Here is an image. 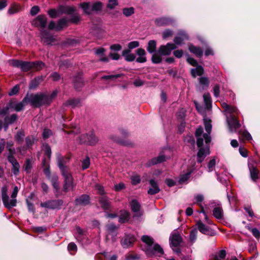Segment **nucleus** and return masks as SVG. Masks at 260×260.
I'll list each match as a JSON object with an SVG mask.
<instances>
[{
	"mask_svg": "<svg viewBox=\"0 0 260 260\" xmlns=\"http://www.w3.org/2000/svg\"><path fill=\"white\" fill-rule=\"evenodd\" d=\"M80 6L82 8L85 13L90 14L92 12V7L89 3H83L80 4Z\"/></svg>",
	"mask_w": 260,
	"mask_h": 260,
	"instance_id": "nucleus-34",
	"label": "nucleus"
},
{
	"mask_svg": "<svg viewBox=\"0 0 260 260\" xmlns=\"http://www.w3.org/2000/svg\"><path fill=\"white\" fill-rule=\"evenodd\" d=\"M117 5V0H109L107 8L112 9Z\"/></svg>",
	"mask_w": 260,
	"mask_h": 260,
	"instance_id": "nucleus-57",
	"label": "nucleus"
},
{
	"mask_svg": "<svg viewBox=\"0 0 260 260\" xmlns=\"http://www.w3.org/2000/svg\"><path fill=\"white\" fill-rule=\"evenodd\" d=\"M226 121L231 132H235L241 126L239 121L233 114L226 115Z\"/></svg>",
	"mask_w": 260,
	"mask_h": 260,
	"instance_id": "nucleus-7",
	"label": "nucleus"
},
{
	"mask_svg": "<svg viewBox=\"0 0 260 260\" xmlns=\"http://www.w3.org/2000/svg\"><path fill=\"white\" fill-rule=\"evenodd\" d=\"M204 122L206 133L202 135L203 129L202 127L198 128L195 133L199 148L197 154V161L199 162H202L206 156L210 154L209 144L211 142L210 133L212 130V125L210 119L205 118Z\"/></svg>",
	"mask_w": 260,
	"mask_h": 260,
	"instance_id": "nucleus-1",
	"label": "nucleus"
},
{
	"mask_svg": "<svg viewBox=\"0 0 260 260\" xmlns=\"http://www.w3.org/2000/svg\"><path fill=\"white\" fill-rule=\"evenodd\" d=\"M59 10L61 13L71 14L75 12L76 8L73 6H61Z\"/></svg>",
	"mask_w": 260,
	"mask_h": 260,
	"instance_id": "nucleus-29",
	"label": "nucleus"
},
{
	"mask_svg": "<svg viewBox=\"0 0 260 260\" xmlns=\"http://www.w3.org/2000/svg\"><path fill=\"white\" fill-rule=\"evenodd\" d=\"M142 240L147 245V248H149V246H152L153 243V239L148 236H142Z\"/></svg>",
	"mask_w": 260,
	"mask_h": 260,
	"instance_id": "nucleus-43",
	"label": "nucleus"
},
{
	"mask_svg": "<svg viewBox=\"0 0 260 260\" xmlns=\"http://www.w3.org/2000/svg\"><path fill=\"white\" fill-rule=\"evenodd\" d=\"M9 64L11 66L20 68L22 71H28L32 69V62L22 61L18 60H11Z\"/></svg>",
	"mask_w": 260,
	"mask_h": 260,
	"instance_id": "nucleus-6",
	"label": "nucleus"
},
{
	"mask_svg": "<svg viewBox=\"0 0 260 260\" xmlns=\"http://www.w3.org/2000/svg\"><path fill=\"white\" fill-rule=\"evenodd\" d=\"M37 139H35V138L34 136H29L26 137L25 138V143L26 146H22L20 147L19 148V151L20 152L24 154L25 153V151L29 148L35 143V141H36Z\"/></svg>",
	"mask_w": 260,
	"mask_h": 260,
	"instance_id": "nucleus-14",
	"label": "nucleus"
},
{
	"mask_svg": "<svg viewBox=\"0 0 260 260\" xmlns=\"http://www.w3.org/2000/svg\"><path fill=\"white\" fill-rule=\"evenodd\" d=\"M14 154H9L8 159L12 166L18 163L16 158L13 156Z\"/></svg>",
	"mask_w": 260,
	"mask_h": 260,
	"instance_id": "nucleus-58",
	"label": "nucleus"
},
{
	"mask_svg": "<svg viewBox=\"0 0 260 260\" xmlns=\"http://www.w3.org/2000/svg\"><path fill=\"white\" fill-rule=\"evenodd\" d=\"M2 199L5 207L8 209L15 207L17 204V200L16 198L17 196L18 192V188L17 186H15L13 192L11 194L12 199L9 200V196L8 195V187L6 185L4 186L2 188Z\"/></svg>",
	"mask_w": 260,
	"mask_h": 260,
	"instance_id": "nucleus-3",
	"label": "nucleus"
},
{
	"mask_svg": "<svg viewBox=\"0 0 260 260\" xmlns=\"http://www.w3.org/2000/svg\"><path fill=\"white\" fill-rule=\"evenodd\" d=\"M106 49L100 47L95 49V54L99 57V60L101 62H108L109 58L105 55Z\"/></svg>",
	"mask_w": 260,
	"mask_h": 260,
	"instance_id": "nucleus-15",
	"label": "nucleus"
},
{
	"mask_svg": "<svg viewBox=\"0 0 260 260\" xmlns=\"http://www.w3.org/2000/svg\"><path fill=\"white\" fill-rule=\"evenodd\" d=\"M151 60L153 63H160L162 61V57L161 56V54H159L158 52H155L154 53H152Z\"/></svg>",
	"mask_w": 260,
	"mask_h": 260,
	"instance_id": "nucleus-39",
	"label": "nucleus"
},
{
	"mask_svg": "<svg viewBox=\"0 0 260 260\" xmlns=\"http://www.w3.org/2000/svg\"><path fill=\"white\" fill-rule=\"evenodd\" d=\"M83 85V80L81 76L77 77L74 80V86L77 89H79Z\"/></svg>",
	"mask_w": 260,
	"mask_h": 260,
	"instance_id": "nucleus-42",
	"label": "nucleus"
},
{
	"mask_svg": "<svg viewBox=\"0 0 260 260\" xmlns=\"http://www.w3.org/2000/svg\"><path fill=\"white\" fill-rule=\"evenodd\" d=\"M156 42L155 40H150L148 43V46L147 47V51L152 54L156 52Z\"/></svg>",
	"mask_w": 260,
	"mask_h": 260,
	"instance_id": "nucleus-28",
	"label": "nucleus"
},
{
	"mask_svg": "<svg viewBox=\"0 0 260 260\" xmlns=\"http://www.w3.org/2000/svg\"><path fill=\"white\" fill-rule=\"evenodd\" d=\"M155 22L157 26L169 25L173 22L172 19L167 17H161L155 20Z\"/></svg>",
	"mask_w": 260,
	"mask_h": 260,
	"instance_id": "nucleus-22",
	"label": "nucleus"
},
{
	"mask_svg": "<svg viewBox=\"0 0 260 260\" xmlns=\"http://www.w3.org/2000/svg\"><path fill=\"white\" fill-rule=\"evenodd\" d=\"M203 73L204 69L201 66H197L196 68L191 70V74L193 77H196L197 76H201Z\"/></svg>",
	"mask_w": 260,
	"mask_h": 260,
	"instance_id": "nucleus-31",
	"label": "nucleus"
},
{
	"mask_svg": "<svg viewBox=\"0 0 260 260\" xmlns=\"http://www.w3.org/2000/svg\"><path fill=\"white\" fill-rule=\"evenodd\" d=\"M32 162L31 159H27L26 160L23 168L27 173H29L30 172L32 168Z\"/></svg>",
	"mask_w": 260,
	"mask_h": 260,
	"instance_id": "nucleus-45",
	"label": "nucleus"
},
{
	"mask_svg": "<svg viewBox=\"0 0 260 260\" xmlns=\"http://www.w3.org/2000/svg\"><path fill=\"white\" fill-rule=\"evenodd\" d=\"M199 82L201 85L204 87H207L209 85L208 79L206 77H201L199 78Z\"/></svg>",
	"mask_w": 260,
	"mask_h": 260,
	"instance_id": "nucleus-54",
	"label": "nucleus"
},
{
	"mask_svg": "<svg viewBox=\"0 0 260 260\" xmlns=\"http://www.w3.org/2000/svg\"><path fill=\"white\" fill-rule=\"evenodd\" d=\"M191 172L192 170L189 169L187 173L181 175L179 178V182L183 183L186 181L189 178Z\"/></svg>",
	"mask_w": 260,
	"mask_h": 260,
	"instance_id": "nucleus-40",
	"label": "nucleus"
},
{
	"mask_svg": "<svg viewBox=\"0 0 260 260\" xmlns=\"http://www.w3.org/2000/svg\"><path fill=\"white\" fill-rule=\"evenodd\" d=\"M68 250L70 252L74 251L75 252L77 250V245L73 242H71L69 244L68 246Z\"/></svg>",
	"mask_w": 260,
	"mask_h": 260,
	"instance_id": "nucleus-63",
	"label": "nucleus"
},
{
	"mask_svg": "<svg viewBox=\"0 0 260 260\" xmlns=\"http://www.w3.org/2000/svg\"><path fill=\"white\" fill-rule=\"evenodd\" d=\"M198 231L197 229H193L191 230L190 232L189 235V240L191 242H194L196 239L197 236Z\"/></svg>",
	"mask_w": 260,
	"mask_h": 260,
	"instance_id": "nucleus-49",
	"label": "nucleus"
},
{
	"mask_svg": "<svg viewBox=\"0 0 260 260\" xmlns=\"http://www.w3.org/2000/svg\"><path fill=\"white\" fill-rule=\"evenodd\" d=\"M68 22L66 18H63L59 20L58 24L56 26V30L57 31L60 30L64 26H65Z\"/></svg>",
	"mask_w": 260,
	"mask_h": 260,
	"instance_id": "nucleus-41",
	"label": "nucleus"
},
{
	"mask_svg": "<svg viewBox=\"0 0 260 260\" xmlns=\"http://www.w3.org/2000/svg\"><path fill=\"white\" fill-rule=\"evenodd\" d=\"M21 10V7L19 5L14 4L12 5L8 9V13L10 14H14L18 13Z\"/></svg>",
	"mask_w": 260,
	"mask_h": 260,
	"instance_id": "nucleus-33",
	"label": "nucleus"
},
{
	"mask_svg": "<svg viewBox=\"0 0 260 260\" xmlns=\"http://www.w3.org/2000/svg\"><path fill=\"white\" fill-rule=\"evenodd\" d=\"M149 184L150 187L147 191L149 194H155L159 192V187L157 183L155 180L153 179L150 180L149 181Z\"/></svg>",
	"mask_w": 260,
	"mask_h": 260,
	"instance_id": "nucleus-18",
	"label": "nucleus"
},
{
	"mask_svg": "<svg viewBox=\"0 0 260 260\" xmlns=\"http://www.w3.org/2000/svg\"><path fill=\"white\" fill-rule=\"evenodd\" d=\"M171 241V246L173 251L176 253L180 252V250L178 246L180 245L182 239L181 236L176 233L172 234L171 237L170 238Z\"/></svg>",
	"mask_w": 260,
	"mask_h": 260,
	"instance_id": "nucleus-10",
	"label": "nucleus"
},
{
	"mask_svg": "<svg viewBox=\"0 0 260 260\" xmlns=\"http://www.w3.org/2000/svg\"><path fill=\"white\" fill-rule=\"evenodd\" d=\"M79 138L80 143H85L90 145H94L99 141L98 138L92 131H90L86 134H82Z\"/></svg>",
	"mask_w": 260,
	"mask_h": 260,
	"instance_id": "nucleus-5",
	"label": "nucleus"
},
{
	"mask_svg": "<svg viewBox=\"0 0 260 260\" xmlns=\"http://www.w3.org/2000/svg\"><path fill=\"white\" fill-rule=\"evenodd\" d=\"M213 213L214 217L217 219H221L223 217L222 210L219 207L214 208Z\"/></svg>",
	"mask_w": 260,
	"mask_h": 260,
	"instance_id": "nucleus-37",
	"label": "nucleus"
},
{
	"mask_svg": "<svg viewBox=\"0 0 260 260\" xmlns=\"http://www.w3.org/2000/svg\"><path fill=\"white\" fill-rule=\"evenodd\" d=\"M129 217V213L126 211H123L119 218V221L120 223H124L128 221Z\"/></svg>",
	"mask_w": 260,
	"mask_h": 260,
	"instance_id": "nucleus-36",
	"label": "nucleus"
},
{
	"mask_svg": "<svg viewBox=\"0 0 260 260\" xmlns=\"http://www.w3.org/2000/svg\"><path fill=\"white\" fill-rule=\"evenodd\" d=\"M43 149L44 150L45 154L50 158L51 154V150L50 147L48 144H44Z\"/></svg>",
	"mask_w": 260,
	"mask_h": 260,
	"instance_id": "nucleus-53",
	"label": "nucleus"
},
{
	"mask_svg": "<svg viewBox=\"0 0 260 260\" xmlns=\"http://www.w3.org/2000/svg\"><path fill=\"white\" fill-rule=\"evenodd\" d=\"M123 76V74H118L115 75H107V76H103L102 77V79L104 80H114L115 79L121 77Z\"/></svg>",
	"mask_w": 260,
	"mask_h": 260,
	"instance_id": "nucleus-47",
	"label": "nucleus"
},
{
	"mask_svg": "<svg viewBox=\"0 0 260 260\" xmlns=\"http://www.w3.org/2000/svg\"><path fill=\"white\" fill-rule=\"evenodd\" d=\"M195 203L201 205L200 204L204 200V196L202 194H197L194 197Z\"/></svg>",
	"mask_w": 260,
	"mask_h": 260,
	"instance_id": "nucleus-60",
	"label": "nucleus"
},
{
	"mask_svg": "<svg viewBox=\"0 0 260 260\" xmlns=\"http://www.w3.org/2000/svg\"><path fill=\"white\" fill-rule=\"evenodd\" d=\"M139 45H140L139 42L138 41H132L128 44V45H127L128 49H129V50L131 51L132 49H133L134 48H136L139 47Z\"/></svg>",
	"mask_w": 260,
	"mask_h": 260,
	"instance_id": "nucleus-51",
	"label": "nucleus"
},
{
	"mask_svg": "<svg viewBox=\"0 0 260 260\" xmlns=\"http://www.w3.org/2000/svg\"><path fill=\"white\" fill-rule=\"evenodd\" d=\"M16 114H12L10 117H7L5 118V122L6 125L5 126V130L6 131L8 128V124L13 123L17 119Z\"/></svg>",
	"mask_w": 260,
	"mask_h": 260,
	"instance_id": "nucleus-35",
	"label": "nucleus"
},
{
	"mask_svg": "<svg viewBox=\"0 0 260 260\" xmlns=\"http://www.w3.org/2000/svg\"><path fill=\"white\" fill-rule=\"evenodd\" d=\"M24 136V133L22 131H18L15 136V139L18 142L21 141Z\"/></svg>",
	"mask_w": 260,
	"mask_h": 260,
	"instance_id": "nucleus-61",
	"label": "nucleus"
},
{
	"mask_svg": "<svg viewBox=\"0 0 260 260\" xmlns=\"http://www.w3.org/2000/svg\"><path fill=\"white\" fill-rule=\"evenodd\" d=\"M173 35V31L170 29H167L163 32L162 38L164 39H166L169 37L172 36Z\"/></svg>",
	"mask_w": 260,
	"mask_h": 260,
	"instance_id": "nucleus-64",
	"label": "nucleus"
},
{
	"mask_svg": "<svg viewBox=\"0 0 260 260\" xmlns=\"http://www.w3.org/2000/svg\"><path fill=\"white\" fill-rule=\"evenodd\" d=\"M134 241V238H133L130 239L128 237H126L122 240L121 243L124 247H128L130 246Z\"/></svg>",
	"mask_w": 260,
	"mask_h": 260,
	"instance_id": "nucleus-48",
	"label": "nucleus"
},
{
	"mask_svg": "<svg viewBox=\"0 0 260 260\" xmlns=\"http://www.w3.org/2000/svg\"><path fill=\"white\" fill-rule=\"evenodd\" d=\"M187 35L183 31L178 32L177 36L174 39V44L180 45L183 43L185 40H188Z\"/></svg>",
	"mask_w": 260,
	"mask_h": 260,
	"instance_id": "nucleus-17",
	"label": "nucleus"
},
{
	"mask_svg": "<svg viewBox=\"0 0 260 260\" xmlns=\"http://www.w3.org/2000/svg\"><path fill=\"white\" fill-rule=\"evenodd\" d=\"M176 46L173 43H169L166 45H161L158 50L159 54L162 55H169L173 50L176 48Z\"/></svg>",
	"mask_w": 260,
	"mask_h": 260,
	"instance_id": "nucleus-11",
	"label": "nucleus"
},
{
	"mask_svg": "<svg viewBox=\"0 0 260 260\" xmlns=\"http://www.w3.org/2000/svg\"><path fill=\"white\" fill-rule=\"evenodd\" d=\"M89 203V197L86 194H83L76 198L75 204L76 205L85 206Z\"/></svg>",
	"mask_w": 260,
	"mask_h": 260,
	"instance_id": "nucleus-19",
	"label": "nucleus"
},
{
	"mask_svg": "<svg viewBox=\"0 0 260 260\" xmlns=\"http://www.w3.org/2000/svg\"><path fill=\"white\" fill-rule=\"evenodd\" d=\"M167 157L166 156L160 153L157 157L152 158L149 162V166L156 165L160 162H162L166 160Z\"/></svg>",
	"mask_w": 260,
	"mask_h": 260,
	"instance_id": "nucleus-25",
	"label": "nucleus"
},
{
	"mask_svg": "<svg viewBox=\"0 0 260 260\" xmlns=\"http://www.w3.org/2000/svg\"><path fill=\"white\" fill-rule=\"evenodd\" d=\"M90 165V159L89 158L87 157L84 159L82 162V167L83 169H86L89 167Z\"/></svg>",
	"mask_w": 260,
	"mask_h": 260,
	"instance_id": "nucleus-56",
	"label": "nucleus"
},
{
	"mask_svg": "<svg viewBox=\"0 0 260 260\" xmlns=\"http://www.w3.org/2000/svg\"><path fill=\"white\" fill-rule=\"evenodd\" d=\"M99 202L102 207L104 209H109L110 207V203L106 196H102L99 199Z\"/></svg>",
	"mask_w": 260,
	"mask_h": 260,
	"instance_id": "nucleus-27",
	"label": "nucleus"
},
{
	"mask_svg": "<svg viewBox=\"0 0 260 260\" xmlns=\"http://www.w3.org/2000/svg\"><path fill=\"white\" fill-rule=\"evenodd\" d=\"M41 35L42 42L47 45H51L55 40L54 37L46 30H42Z\"/></svg>",
	"mask_w": 260,
	"mask_h": 260,
	"instance_id": "nucleus-12",
	"label": "nucleus"
},
{
	"mask_svg": "<svg viewBox=\"0 0 260 260\" xmlns=\"http://www.w3.org/2000/svg\"><path fill=\"white\" fill-rule=\"evenodd\" d=\"M32 69L36 71H40L45 67V64L42 61L32 62Z\"/></svg>",
	"mask_w": 260,
	"mask_h": 260,
	"instance_id": "nucleus-44",
	"label": "nucleus"
},
{
	"mask_svg": "<svg viewBox=\"0 0 260 260\" xmlns=\"http://www.w3.org/2000/svg\"><path fill=\"white\" fill-rule=\"evenodd\" d=\"M14 143L12 141L8 142L7 143V148L9 150V154H14L15 153V150L13 148Z\"/></svg>",
	"mask_w": 260,
	"mask_h": 260,
	"instance_id": "nucleus-52",
	"label": "nucleus"
},
{
	"mask_svg": "<svg viewBox=\"0 0 260 260\" xmlns=\"http://www.w3.org/2000/svg\"><path fill=\"white\" fill-rule=\"evenodd\" d=\"M63 202L62 200H53L41 203V206L52 209H60Z\"/></svg>",
	"mask_w": 260,
	"mask_h": 260,
	"instance_id": "nucleus-8",
	"label": "nucleus"
},
{
	"mask_svg": "<svg viewBox=\"0 0 260 260\" xmlns=\"http://www.w3.org/2000/svg\"><path fill=\"white\" fill-rule=\"evenodd\" d=\"M249 171L251 179L255 181L258 178V171L254 167H249Z\"/></svg>",
	"mask_w": 260,
	"mask_h": 260,
	"instance_id": "nucleus-32",
	"label": "nucleus"
},
{
	"mask_svg": "<svg viewBox=\"0 0 260 260\" xmlns=\"http://www.w3.org/2000/svg\"><path fill=\"white\" fill-rule=\"evenodd\" d=\"M131 207L132 210L135 213V216H140L142 215V212L140 210V205L136 200H133L131 202Z\"/></svg>",
	"mask_w": 260,
	"mask_h": 260,
	"instance_id": "nucleus-21",
	"label": "nucleus"
},
{
	"mask_svg": "<svg viewBox=\"0 0 260 260\" xmlns=\"http://www.w3.org/2000/svg\"><path fill=\"white\" fill-rule=\"evenodd\" d=\"M132 183L133 185H137L140 182V178L139 176H134L131 177Z\"/></svg>",
	"mask_w": 260,
	"mask_h": 260,
	"instance_id": "nucleus-62",
	"label": "nucleus"
},
{
	"mask_svg": "<svg viewBox=\"0 0 260 260\" xmlns=\"http://www.w3.org/2000/svg\"><path fill=\"white\" fill-rule=\"evenodd\" d=\"M133 84L136 87H140L144 85L145 81L138 78L134 81Z\"/></svg>",
	"mask_w": 260,
	"mask_h": 260,
	"instance_id": "nucleus-59",
	"label": "nucleus"
},
{
	"mask_svg": "<svg viewBox=\"0 0 260 260\" xmlns=\"http://www.w3.org/2000/svg\"><path fill=\"white\" fill-rule=\"evenodd\" d=\"M146 253L149 257H152L153 255L160 256L163 254L164 251L158 244H155L153 246L146 248Z\"/></svg>",
	"mask_w": 260,
	"mask_h": 260,
	"instance_id": "nucleus-9",
	"label": "nucleus"
},
{
	"mask_svg": "<svg viewBox=\"0 0 260 260\" xmlns=\"http://www.w3.org/2000/svg\"><path fill=\"white\" fill-rule=\"evenodd\" d=\"M198 228L200 232L204 234H208L210 228L203 224L201 221H199L197 224Z\"/></svg>",
	"mask_w": 260,
	"mask_h": 260,
	"instance_id": "nucleus-30",
	"label": "nucleus"
},
{
	"mask_svg": "<svg viewBox=\"0 0 260 260\" xmlns=\"http://www.w3.org/2000/svg\"><path fill=\"white\" fill-rule=\"evenodd\" d=\"M25 97L27 98V103L35 107H39L51 103V99L47 95L41 93L36 94H27Z\"/></svg>",
	"mask_w": 260,
	"mask_h": 260,
	"instance_id": "nucleus-4",
	"label": "nucleus"
},
{
	"mask_svg": "<svg viewBox=\"0 0 260 260\" xmlns=\"http://www.w3.org/2000/svg\"><path fill=\"white\" fill-rule=\"evenodd\" d=\"M27 98L25 97L21 102L19 103H12L11 104V107L13 108L16 111H20L22 110L23 107L27 105Z\"/></svg>",
	"mask_w": 260,
	"mask_h": 260,
	"instance_id": "nucleus-20",
	"label": "nucleus"
},
{
	"mask_svg": "<svg viewBox=\"0 0 260 260\" xmlns=\"http://www.w3.org/2000/svg\"><path fill=\"white\" fill-rule=\"evenodd\" d=\"M123 14L126 17H129L134 13V9L133 7L125 8L123 9Z\"/></svg>",
	"mask_w": 260,
	"mask_h": 260,
	"instance_id": "nucleus-46",
	"label": "nucleus"
},
{
	"mask_svg": "<svg viewBox=\"0 0 260 260\" xmlns=\"http://www.w3.org/2000/svg\"><path fill=\"white\" fill-rule=\"evenodd\" d=\"M221 106L222 108L224 109V111L226 113V115H229L232 114L237 113V109L236 107L231 106L226 103H222Z\"/></svg>",
	"mask_w": 260,
	"mask_h": 260,
	"instance_id": "nucleus-23",
	"label": "nucleus"
},
{
	"mask_svg": "<svg viewBox=\"0 0 260 260\" xmlns=\"http://www.w3.org/2000/svg\"><path fill=\"white\" fill-rule=\"evenodd\" d=\"M188 49L191 53L194 54L198 57H201L203 55V50L200 47L190 44L188 46Z\"/></svg>",
	"mask_w": 260,
	"mask_h": 260,
	"instance_id": "nucleus-26",
	"label": "nucleus"
},
{
	"mask_svg": "<svg viewBox=\"0 0 260 260\" xmlns=\"http://www.w3.org/2000/svg\"><path fill=\"white\" fill-rule=\"evenodd\" d=\"M204 101L206 108L210 109L211 107V98L209 93H205L203 95Z\"/></svg>",
	"mask_w": 260,
	"mask_h": 260,
	"instance_id": "nucleus-38",
	"label": "nucleus"
},
{
	"mask_svg": "<svg viewBox=\"0 0 260 260\" xmlns=\"http://www.w3.org/2000/svg\"><path fill=\"white\" fill-rule=\"evenodd\" d=\"M47 24V18L44 15L38 16L34 21L33 24L42 28H44Z\"/></svg>",
	"mask_w": 260,
	"mask_h": 260,
	"instance_id": "nucleus-16",
	"label": "nucleus"
},
{
	"mask_svg": "<svg viewBox=\"0 0 260 260\" xmlns=\"http://www.w3.org/2000/svg\"><path fill=\"white\" fill-rule=\"evenodd\" d=\"M102 4L100 2L94 3L92 6V11H99L102 9Z\"/></svg>",
	"mask_w": 260,
	"mask_h": 260,
	"instance_id": "nucleus-55",
	"label": "nucleus"
},
{
	"mask_svg": "<svg viewBox=\"0 0 260 260\" xmlns=\"http://www.w3.org/2000/svg\"><path fill=\"white\" fill-rule=\"evenodd\" d=\"M216 165V160L214 158L211 159L208 164V172H212L215 166Z\"/></svg>",
	"mask_w": 260,
	"mask_h": 260,
	"instance_id": "nucleus-50",
	"label": "nucleus"
},
{
	"mask_svg": "<svg viewBox=\"0 0 260 260\" xmlns=\"http://www.w3.org/2000/svg\"><path fill=\"white\" fill-rule=\"evenodd\" d=\"M58 166L64 178V183L63 185V190L67 192L74 189L76 184L70 173V171L67 167L64 166V158L61 156L57 157Z\"/></svg>",
	"mask_w": 260,
	"mask_h": 260,
	"instance_id": "nucleus-2",
	"label": "nucleus"
},
{
	"mask_svg": "<svg viewBox=\"0 0 260 260\" xmlns=\"http://www.w3.org/2000/svg\"><path fill=\"white\" fill-rule=\"evenodd\" d=\"M122 56L124 57L126 61L131 62L136 59L135 55L131 53V51L129 49H124L122 52Z\"/></svg>",
	"mask_w": 260,
	"mask_h": 260,
	"instance_id": "nucleus-24",
	"label": "nucleus"
},
{
	"mask_svg": "<svg viewBox=\"0 0 260 260\" xmlns=\"http://www.w3.org/2000/svg\"><path fill=\"white\" fill-rule=\"evenodd\" d=\"M108 234L106 236V239L109 240L111 239V240L114 242L116 240V237L117 236V233L116 231V226L113 224H109L107 226Z\"/></svg>",
	"mask_w": 260,
	"mask_h": 260,
	"instance_id": "nucleus-13",
	"label": "nucleus"
}]
</instances>
